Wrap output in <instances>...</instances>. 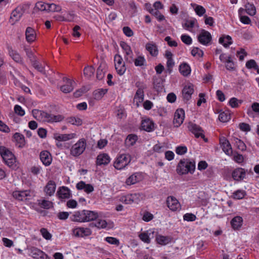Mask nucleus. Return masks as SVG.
I'll list each match as a JSON object with an SVG mask.
<instances>
[{"label":"nucleus","mask_w":259,"mask_h":259,"mask_svg":"<svg viewBox=\"0 0 259 259\" xmlns=\"http://www.w3.org/2000/svg\"><path fill=\"white\" fill-rule=\"evenodd\" d=\"M164 56L167 59L166 66L167 69L170 71L175 65V62L172 59L173 55L170 51L167 50L165 52Z\"/></svg>","instance_id":"35"},{"label":"nucleus","mask_w":259,"mask_h":259,"mask_svg":"<svg viewBox=\"0 0 259 259\" xmlns=\"http://www.w3.org/2000/svg\"><path fill=\"white\" fill-rule=\"evenodd\" d=\"M24 13V9L21 6L17 7L11 13L10 18V22L12 25H14L21 19Z\"/></svg>","instance_id":"10"},{"label":"nucleus","mask_w":259,"mask_h":259,"mask_svg":"<svg viewBox=\"0 0 259 259\" xmlns=\"http://www.w3.org/2000/svg\"><path fill=\"white\" fill-rule=\"evenodd\" d=\"M143 199V195L140 193L128 194L121 196L119 201L126 204H138Z\"/></svg>","instance_id":"7"},{"label":"nucleus","mask_w":259,"mask_h":259,"mask_svg":"<svg viewBox=\"0 0 259 259\" xmlns=\"http://www.w3.org/2000/svg\"><path fill=\"white\" fill-rule=\"evenodd\" d=\"M94 226L98 229H106L108 227V223L105 220L100 218L99 217L95 220Z\"/></svg>","instance_id":"41"},{"label":"nucleus","mask_w":259,"mask_h":259,"mask_svg":"<svg viewBox=\"0 0 259 259\" xmlns=\"http://www.w3.org/2000/svg\"><path fill=\"white\" fill-rule=\"evenodd\" d=\"M243 221V219L240 216L234 217L231 221V225L232 228L235 230H239L242 226Z\"/></svg>","instance_id":"32"},{"label":"nucleus","mask_w":259,"mask_h":259,"mask_svg":"<svg viewBox=\"0 0 259 259\" xmlns=\"http://www.w3.org/2000/svg\"><path fill=\"white\" fill-rule=\"evenodd\" d=\"M84 222H89L95 220L99 217V213L95 211L84 210Z\"/></svg>","instance_id":"31"},{"label":"nucleus","mask_w":259,"mask_h":259,"mask_svg":"<svg viewBox=\"0 0 259 259\" xmlns=\"http://www.w3.org/2000/svg\"><path fill=\"white\" fill-rule=\"evenodd\" d=\"M241 103V101H239L234 97L231 98L229 102V105L232 108H237L239 106V104Z\"/></svg>","instance_id":"61"},{"label":"nucleus","mask_w":259,"mask_h":259,"mask_svg":"<svg viewBox=\"0 0 259 259\" xmlns=\"http://www.w3.org/2000/svg\"><path fill=\"white\" fill-rule=\"evenodd\" d=\"M107 90L104 89H99L95 90L93 94L95 100L99 101L102 99L104 96L107 93Z\"/></svg>","instance_id":"40"},{"label":"nucleus","mask_w":259,"mask_h":259,"mask_svg":"<svg viewBox=\"0 0 259 259\" xmlns=\"http://www.w3.org/2000/svg\"><path fill=\"white\" fill-rule=\"evenodd\" d=\"M92 231L88 227H75L72 230V234L77 238H84L90 236Z\"/></svg>","instance_id":"9"},{"label":"nucleus","mask_w":259,"mask_h":259,"mask_svg":"<svg viewBox=\"0 0 259 259\" xmlns=\"http://www.w3.org/2000/svg\"><path fill=\"white\" fill-rule=\"evenodd\" d=\"M14 110L16 114L20 116H23L25 114V110L20 105H16L14 106Z\"/></svg>","instance_id":"58"},{"label":"nucleus","mask_w":259,"mask_h":259,"mask_svg":"<svg viewBox=\"0 0 259 259\" xmlns=\"http://www.w3.org/2000/svg\"><path fill=\"white\" fill-rule=\"evenodd\" d=\"M106 67L105 64H101L98 67L97 71V78L100 80L102 79L105 75V72H106Z\"/></svg>","instance_id":"45"},{"label":"nucleus","mask_w":259,"mask_h":259,"mask_svg":"<svg viewBox=\"0 0 259 259\" xmlns=\"http://www.w3.org/2000/svg\"><path fill=\"white\" fill-rule=\"evenodd\" d=\"M138 137L135 134H130L126 138L125 140V144L127 147L133 146L137 141Z\"/></svg>","instance_id":"42"},{"label":"nucleus","mask_w":259,"mask_h":259,"mask_svg":"<svg viewBox=\"0 0 259 259\" xmlns=\"http://www.w3.org/2000/svg\"><path fill=\"white\" fill-rule=\"evenodd\" d=\"M124 54V59L126 60V61L130 63H132L133 61H134V57L132 49L128 51V52H126Z\"/></svg>","instance_id":"59"},{"label":"nucleus","mask_w":259,"mask_h":259,"mask_svg":"<svg viewBox=\"0 0 259 259\" xmlns=\"http://www.w3.org/2000/svg\"><path fill=\"white\" fill-rule=\"evenodd\" d=\"M40 232L41 235L46 240H50L52 239V234L48 231V230L46 228H41L40 230Z\"/></svg>","instance_id":"55"},{"label":"nucleus","mask_w":259,"mask_h":259,"mask_svg":"<svg viewBox=\"0 0 259 259\" xmlns=\"http://www.w3.org/2000/svg\"><path fill=\"white\" fill-rule=\"evenodd\" d=\"M246 175L245 170L242 168H237L233 170L232 176L234 180L241 181L243 180Z\"/></svg>","instance_id":"30"},{"label":"nucleus","mask_w":259,"mask_h":259,"mask_svg":"<svg viewBox=\"0 0 259 259\" xmlns=\"http://www.w3.org/2000/svg\"><path fill=\"white\" fill-rule=\"evenodd\" d=\"M111 160L108 154L106 153H101L97 157L96 163L98 165H107Z\"/></svg>","instance_id":"28"},{"label":"nucleus","mask_w":259,"mask_h":259,"mask_svg":"<svg viewBox=\"0 0 259 259\" xmlns=\"http://www.w3.org/2000/svg\"><path fill=\"white\" fill-rule=\"evenodd\" d=\"M194 11L196 14L199 16H203L206 12V10L204 7L200 5H197L195 4Z\"/></svg>","instance_id":"54"},{"label":"nucleus","mask_w":259,"mask_h":259,"mask_svg":"<svg viewBox=\"0 0 259 259\" xmlns=\"http://www.w3.org/2000/svg\"><path fill=\"white\" fill-rule=\"evenodd\" d=\"M219 42L227 48L232 44V40L229 35L223 36L219 38Z\"/></svg>","instance_id":"43"},{"label":"nucleus","mask_w":259,"mask_h":259,"mask_svg":"<svg viewBox=\"0 0 259 259\" xmlns=\"http://www.w3.org/2000/svg\"><path fill=\"white\" fill-rule=\"evenodd\" d=\"M13 138L16 142V144L19 147H23L25 145V138L23 135L16 133L14 136Z\"/></svg>","instance_id":"38"},{"label":"nucleus","mask_w":259,"mask_h":259,"mask_svg":"<svg viewBox=\"0 0 259 259\" xmlns=\"http://www.w3.org/2000/svg\"><path fill=\"white\" fill-rule=\"evenodd\" d=\"M144 87L139 88L134 97V101L136 103L137 107H139L140 104L144 101Z\"/></svg>","instance_id":"27"},{"label":"nucleus","mask_w":259,"mask_h":259,"mask_svg":"<svg viewBox=\"0 0 259 259\" xmlns=\"http://www.w3.org/2000/svg\"><path fill=\"white\" fill-rule=\"evenodd\" d=\"M30 196V192L29 191H15L13 193V196L15 199L23 201L27 200L28 197Z\"/></svg>","instance_id":"25"},{"label":"nucleus","mask_w":259,"mask_h":259,"mask_svg":"<svg viewBox=\"0 0 259 259\" xmlns=\"http://www.w3.org/2000/svg\"><path fill=\"white\" fill-rule=\"evenodd\" d=\"M199 25L197 21L195 19H189L185 21L183 24V27L192 33H195L198 28Z\"/></svg>","instance_id":"13"},{"label":"nucleus","mask_w":259,"mask_h":259,"mask_svg":"<svg viewBox=\"0 0 259 259\" xmlns=\"http://www.w3.org/2000/svg\"><path fill=\"white\" fill-rule=\"evenodd\" d=\"M245 66L246 67L249 69H257V64H256V62L253 59H251L247 61Z\"/></svg>","instance_id":"57"},{"label":"nucleus","mask_w":259,"mask_h":259,"mask_svg":"<svg viewBox=\"0 0 259 259\" xmlns=\"http://www.w3.org/2000/svg\"><path fill=\"white\" fill-rule=\"evenodd\" d=\"M230 119L231 115L228 112H222L219 114V119L222 122H226Z\"/></svg>","instance_id":"48"},{"label":"nucleus","mask_w":259,"mask_h":259,"mask_svg":"<svg viewBox=\"0 0 259 259\" xmlns=\"http://www.w3.org/2000/svg\"><path fill=\"white\" fill-rule=\"evenodd\" d=\"M29 250V255L34 259H49L47 254L37 248L32 247Z\"/></svg>","instance_id":"14"},{"label":"nucleus","mask_w":259,"mask_h":259,"mask_svg":"<svg viewBox=\"0 0 259 259\" xmlns=\"http://www.w3.org/2000/svg\"><path fill=\"white\" fill-rule=\"evenodd\" d=\"M246 12L250 16H254L256 14V9L254 5L249 3L245 5Z\"/></svg>","instance_id":"50"},{"label":"nucleus","mask_w":259,"mask_h":259,"mask_svg":"<svg viewBox=\"0 0 259 259\" xmlns=\"http://www.w3.org/2000/svg\"><path fill=\"white\" fill-rule=\"evenodd\" d=\"M76 188L78 190H82L87 194H90L94 191V187L92 184H86L82 181L76 184Z\"/></svg>","instance_id":"19"},{"label":"nucleus","mask_w":259,"mask_h":259,"mask_svg":"<svg viewBox=\"0 0 259 259\" xmlns=\"http://www.w3.org/2000/svg\"><path fill=\"white\" fill-rule=\"evenodd\" d=\"M194 93V85L191 83L187 84L184 88L182 93L185 100L188 101L191 98Z\"/></svg>","instance_id":"23"},{"label":"nucleus","mask_w":259,"mask_h":259,"mask_svg":"<svg viewBox=\"0 0 259 259\" xmlns=\"http://www.w3.org/2000/svg\"><path fill=\"white\" fill-rule=\"evenodd\" d=\"M171 241V238L168 236L158 235L156 237V242L161 245H165L170 243Z\"/></svg>","instance_id":"37"},{"label":"nucleus","mask_w":259,"mask_h":259,"mask_svg":"<svg viewBox=\"0 0 259 259\" xmlns=\"http://www.w3.org/2000/svg\"><path fill=\"white\" fill-rule=\"evenodd\" d=\"M189 128L190 131L195 135L197 138L201 137L202 138H204V135L201 128L196 124H191L189 125Z\"/></svg>","instance_id":"34"},{"label":"nucleus","mask_w":259,"mask_h":259,"mask_svg":"<svg viewBox=\"0 0 259 259\" xmlns=\"http://www.w3.org/2000/svg\"><path fill=\"white\" fill-rule=\"evenodd\" d=\"M179 70L180 73L185 76L190 75L191 72L190 66L186 63H183L180 65Z\"/></svg>","instance_id":"39"},{"label":"nucleus","mask_w":259,"mask_h":259,"mask_svg":"<svg viewBox=\"0 0 259 259\" xmlns=\"http://www.w3.org/2000/svg\"><path fill=\"white\" fill-rule=\"evenodd\" d=\"M143 175L141 172H135L130 176L126 180L127 185H134L143 179Z\"/></svg>","instance_id":"20"},{"label":"nucleus","mask_w":259,"mask_h":259,"mask_svg":"<svg viewBox=\"0 0 259 259\" xmlns=\"http://www.w3.org/2000/svg\"><path fill=\"white\" fill-rule=\"evenodd\" d=\"M105 240L110 244L116 246H118L120 243L119 240L118 239L113 237H107L105 238Z\"/></svg>","instance_id":"56"},{"label":"nucleus","mask_w":259,"mask_h":259,"mask_svg":"<svg viewBox=\"0 0 259 259\" xmlns=\"http://www.w3.org/2000/svg\"><path fill=\"white\" fill-rule=\"evenodd\" d=\"M32 113L35 119L41 122H59L63 119L61 115H54L37 109L33 110Z\"/></svg>","instance_id":"1"},{"label":"nucleus","mask_w":259,"mask_h":259,"mask_svg":"<svg viewBox=\"0 0 259 259\" xmlns=\"http://www.w3.org/2000/svg\"><path fill=\"white\" fill-rule=\"evenodd\" d=\"M56 189V183L53 180H50L44 187V191L46 195L52 196L54 194Z\"/></svg>","instance_id":"21"},{"label":"nucleus","mask_w":259,"mask_h":259,"mask_svg":"<svg viewBox=\"0 0 259 259\" xmlns=\"http://www.w3.org/2000/svg\"><path fill=\"white\" fill-rule=\"evenodd\" d=\"M185 111L182 109H178L174 114L173 123L176 127H179L183 122L185 118Z\"/></svg>","instance_id":"11"},{"label":"nucleus","mask_w":259,"mask_h":259,"mask_svg":"<svg viewBox=\"0 0 259 259\" xmlns=\"http://www.w3.org/2000/svg\"><path fill=\"white\" fill-rule=\"evenodd\" d=\"M211 38V34L205 30H202L198 36L199 42L205 46L208 45L210 43Z\"/></svg>","instance_id":"15"},{"label":"nucleus","mask_w":259,"mask_h":259,"mask_svg":"<svg viewBox=\"0 0 259 259\" xmlns=\"http://www.w3.org/2000/svg\"><path fill=\"white\" fill-rule=\"evenodd\" d=\"M26 41L31 44L34 42L37 38V34L35 30L31 27H27L25 31Z\"/></svg>","instance_id":"12"},{"label":"nucleus","mask_w":259,"mask_h":259,"mask_svg":"<svg viewBox=\"0 0 259 259\" xmlns=\"http://www.w3.org/2000/svg\"><path fill=\"white\" fill-rule=\"evenodd\" d=\"M40 159L45 166L50 165L52 161L51 154L48 151H43L40 153Z\"/></svg>","instance_id":"26"},{"label":"nucleus","mask_w":259,"mask_h":259,"mask_svg":"<svg viewBox=\"0 0 259 259\" xmlns=\"http://www.w3.org/2000/svg\"><path fill=\"white\" fill-rule=\"evenodd\" d=\"M38 204L41 207L45 209H49L53 206V203L52 201L46 199L39 200Z\"/></svg>","instance_id":"46"},{"label":"nucleus","mask_w":259,"mask_h":259,"mask_svg":"<svg viewBox=\"0 0 259 259\" xmlns=\"http://www.w3.org/2000/svg\"><path fill=\"white\" fill-rule=\"evenodd\" d=\"M246 195V192L243 190H238L233 193V197L236 199H243Z\"/></svg>","instance_id":"52"},{"label":"nucleus","mask_w":259,"mask_h":259,"mask_svg":"<svg viewBox=\"0 0 259 259\" xmlns=\"http://www.w3.org/2000/svg\"><path fill=\"white\" fill-rule=\"evenodd\" d=\"M142 128L148 132H150L154 130L155 124L154 122L149 118H146L142 120L141 122Z\"/></svg>","instance_id":"24"},{"label":"nucleus","mask_w":259,"mask_h":259,"mask_svg":"<svg viewBox=\"0 0 259 259\" xmlns=\"http://www.w3.org/2000/svg\"><path fill=\"white\" fill-rule=\"evenodd\" d=\"M115 69L116 70L117 73L119 75H122L126 71V67L124 65H116L115 66Z\"/></svg>","instance_id":"62"},{"label":"nucleus","mask_w":259,"mask_h":259,"mask_svg":"<svg viewBox=\"0 0 259 259\" xmlns=\"http://www.w3.org/2000/svg\"><path fill=\"white\" fill-rule=\"evenodd\" d=\"M95 69L91 66H88L84 68L83 73L84 76L88 78H91L94 75Z\"/></svg>","instance_id":"47"},{"label":"nucleus","mask_w":259,"mask_h":259,"mask_svg":"<svg viewBox=\"0 0 259 259\" xmlns=\"http://www.w3.org/2000/svg\"><path fill=\"white\" fill-rule=\"evenodd\" d=\"M154 231L153 229H150L139 235L140 239L145 243L149 244L151 242V238H154Z\"/></svg>","instance_id":"22"},{"label":"nucleus","mask_w":259,"mask_h":259,"mask_svg":"<svg viewBox=\"0 0 259 259\" xmlns=\"http://www.w3.org/2000/svg\"><path fill=\"white\" fill-rule=\"evenodd\" d=\"M9 54L11 57L16 62L20 63L22 62V58L17 52L12 50L9 51Z\"/></svg>","instance_id":"51"},{"label":"nucleus","mask_w":259,"mask_h":259,"mask_svg":"<svg viewBox=\"0 0 259 259\" xmlns=\"http://www.w3.org/2000/svg\"><path fill=\"white\" fill-rule=\"evenodd\" d=\"M167 207L171 211H177L181 209V204L179 201L174 196H168L166 199Z\"/></svg>","instance_id":"17"},{"label":"nucleus","mask_w":259,"mask_h":259,"mask_svg":"<svg viewBox=\"0 0 259 259\" xmlns=\"http://www.w3.org/2000/svg\"><path fill=\"white\" fill-rule=\"evenodd\" d=\"M195 169V164L194 161H190L187 159L181 160L177 166L176 171L179 175H186L190 172L193 174Z\"/></svg>","instance_id":"2"},{"label":"nucleus","mask_w":259,"mask_h":259,"mask_svg":"<svg viewBox=\"0 0 259 259\" xmlns=\"http://www.w3.org/2000/svg\"><path fill=\"white\" fill-rule=\"evenodd\" d=\"M220 143L223 151L226 154L231 156L232 154L233 151L229 141L225 137H222L220 139Z\"/></svg>","instance_id":"18"},{"label":"nucleus","mask_w":259,"mask_h":259,"mask_svg":"<svg viewBox=\"0 0 259 259\" xmlns=\"http://www.w3.org/2000/svg\"><path fill=\"white\" fill-rule=\"evenodd\" d=\"M191 54L194 57H201L203 56V52L198 48H194L191 51Z\"/></svg>","instance_id":"63"},{"label":"nucleus","mask_w":259,"mask_h":259,"mask_svg":"<svg viewBox=\"0 0 259 259\" xmlns=\"http://www.w3.org/2000/svg\"><path fill=\"white\" fill-rule=\"evenodd\" d=\"M131 159V156L128 154H118L114 159L113 166L117 170H122L130 163Z\"/></svg>","instance_id":"3"},{"label":"nucleus","mask_w":259,"mask_h":259,"mask_svg":"<svg viewBox=\"0 0 259 259\" xmlns=\"http://www.w3.org/2000/svg\"><path fill=\"white\" fill-rule=\"evenodd\" d=\"M35 7L38 10L46 13L59 12L62 10L60 5L54 3L48 4L42 1L37 2Z\"/></svg>","instance_id":"5"},{"label":"nucleus","mask_w":259,"mask_h":259,"mask_svg":"<svg viewBox=\"0 0 259 259\" xmlns=\"http://www.w3.org/2000/svg\"><path fill=\"white\" fill-rule=\"evenodd\" d=\"M67 122L72 125L79 126L82 123V120L79 117H70L67 118Z\"/></svg>","instance_id":"49"},{"label":"nucleus","mask_w":259,"mask_h":259,"mask_svg":"<svg viewBox=\"0 0 259 259\" xmlns=\"http://www.w3.org/2000/svg\"><path fill=\"white\" fill-rule=\"evenodd\" d=\"M84 210L75 212L71 216V220L74 222H84Z\"/></svg>","instance_id":"36"},{"label":"nucleus","mask_w":259,"mask_h":259,"mask_svg":"<svg viewBox=\"0 0 259 259\" xmlns=\"http://www.w3.org/2000/svg\"><path fill=\"white\" fill-rule=\"evenodd\" d=\"M147 50L153 56H156L158 53V50L156 45L151 44H148L146 46Z\"/></svg>","instance_id":"44"},{"label":"nucleus","mask_w":259,"mask_h":259,"mask_svg":"<svg viewBox=\"0 0 259 259\" xmlns=\"http://www.w3.org/2000/svg\"><path fill=\"white\" fill-rule=\"evenodd\" d=\"M150 13L153 15L159 21H162L165 19V17L159 11L151 9Z\"/></svg>","instance_id":"53"},{"label":"nucleus","mask_w":259,"mask_h":259,"mask_svg":"<svg viewBox=\"0 0 259 259\" xmlns=\"http://www.w3.org/2000/svg\"><path fill=\"white\" fill-rule=\"evenodd\" d=\"M54 139L59 142H66L77 138L76 133L60 134L55 133L53 135Z\"/></svg>","instance_id":"16"},{"label":"nucleus","mask_w":259,"mask_h":259,"mask_svg":"<svg viewBox=\"0 0 259 259\" xmlns=\"http://www.w3.org/2000/svg\"><path fill=\"white\" fill-rule=\"evenodd\" d=\"M86 147L87 140L84 138H81L71 146L70 154L75 157H78L84 152Z\"/></svg>","instance_id":"4"},{"label":"nucleus","mask_w":259,"mask_h":259,"mask_svg":"<svg viewBox=\"0 0 259 259\" xmlns=\"http://www.w3.org/2000/svg\"><path fill=\"white\" fill-rule=\"evenodd\" d=\"M247 55V52L243 49H240L239 51L237 52V56L240 61H243Z\"/></svg>","instance_id":"64"},{"label":"nucleus","mask_w":259,"mask_h":259,"mask_svg":"<svg viewBox=\"0 0 259 259\" xmlns=\"http://www.w3.org/2000/svg\"><path fill=\"white\" fill-rule=\"evenodd\" d=\"M124 54V59L126 60V61L130 63H132L133 61H134V57L132 49L128 51V52H126Z\"/></svg>","instance_id":"60"},{"label":"nucleus","mask_w":259,"mask_h":259,"mask_svg":"<svg viewBox=\"0 0 259 259\" xmlns=\"http://www.w3.org/2000/svg\"><path fill=\"white\" fill-rule=\"evenodd\" d=\"M75 82L73 80L63 77L59 88L64 93H68L72 92L75 87Z\"/></svg>","instance_id":"8"},{"label":"nucleus","mask_w":259,"mask_h":259,"mask_svg":"<svg viewBox=\"0 0 259 259\" xmlns=\"http://www.w3.org/2000/svg\"><path fill=\"white\" fill-rule=\"evenodd\" d=\"M133 62L136 67L144 68L147 66V62L144 56L142 55H138L135 59H134Z\"/></svg>","instance_id":"33"},{"label":"nucleus","mask_w":259,"mask_h":259,"mask_svg":"<svg viewBox=\"0 0 259 259\" xmlns=\"http://www.w3.org/2000/svg\"><path fill=\"white\" fill-rule=\"evenodd\" d=\"M57 195L61 199L69 198L71 195L70 190L64 186L60 187L57 191Z\"/></svg>","instance_id":"29"},{"label":"nucleus","mask_w":259,"mask_h":259,"mask_svg":"<svg viewBox=\"0 0 259 259\" xmlns=\"http://www.w3.org/2000/svg\"><path fill=\"white\" fill-rule=\"evenodd\" d=\"M0 154L7 165L13 167L16 162L14 155L5 147H0Z\"/></svg>","instance_id":"6"}]
</instances>
